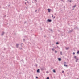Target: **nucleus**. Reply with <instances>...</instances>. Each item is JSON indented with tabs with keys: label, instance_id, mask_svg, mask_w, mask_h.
Segmentation results:
<instances>
[{
	"label": "nucleus",
	"instance_id": "nucleus-1",
	"mask_svg": "<svg viewBox=\"0 0 79 79\" xmlns=\"http://www.w3.org/2000/svg\"><path fill=\"white\" fill-rule=\"evenodd\" d=\"M48 22H51L52 21V20L48 19L47 20Z\"/></svg>",
	"mask_w": 79,
	"mask_h": 79
},
{
	"label": "nucleus",
	"instance_id": "nucleus-2",
	"mask_svg": "<svg viewBox=\"0 0 79 79\" xmlns=\"http://www.w3.org/2000/svg\"><path fill=\"white\" fill-rule=\"evenodd\" d=\"M58 60L59 61H60L61 60V58H58Z\"/></svg>",
	"mask_w": 79,
	"mask_h": 79
},
{
	"label": "nucleus",
	"instance_id": "nucleus-3",
	"mask_svg": "<svg viewBox=\"0 0 79 79\" xmlns=\"http://www.w3.org/2000/svg\"><path fill=\"white\" fill-rule=\"evenodd\" d=\"M48 10L49 12H50V10H50L49 9H48Z\"/></svg>",
	"mask_w": 79,
	"mask_h": 79
},
{
	"label": "nucleus",
	"instance_id": "nucleus-4",
	"mask_svg": "<svg viewBox=\"0 0 79 79\" xmlns=\"http://www.w3.org/2000/svg\"><path fill=\"white\" fill-rule=\"evenodd\" d=\"M53 72H54V73H55L56 72V71H55V70L54 69L53 70Z\"/></svg>",
	"mask_w": 79,
	"mask_h": 79
},
{
	"label": "nucleus",
	"instance_id": "nucleus-5",
	"mask_svg": "<svg viewBox=\"0 0 79 79\" xmlns=\"http://www.w3.org/2000/svg\"><path fill=\"white\" fill-rule=\"evenodd\" d=\"M77 6V5H75L74 6V8H75V7H76Z\"/></svg>",
	"mask_w": 79,
	"mask_h": 79
},
{
	"label": "nucleus",
	"instance_id": "nucleus-6",
	"mask_svg": "<svg viewBox=\"0 0 79 79\" xmlns=\"http://www.w3.org/2000/svg\"><path fill=\"white\" fill-rule=\"evenodd\" d=\"M39 70H40V69H38L37 70V72H39Z\"/></svg>",
	"mask_w": 79,
	"mask_h": 79
},
{
	"label": "nucleus",
	"instance_id": "nucleus-7",
	"mask_svg": "<svg viewBox=\"0 0 79 79\" xmlns=\"http://www.w3.org/2000/svg\"><path fill=\"white\" fill-rule=\"evenodd\" d=\"M69 49V48H66V50H68V49Z\"/></svg>",
	"mask_w": 79,
	"mask_h": 79
},
{
	"label": "nucleus",
	"instance_id": "nucleus-8",
	"mask_svg": "<svg viewBox=\"0 0 79 79\" xmlns=\"http://www.w3.org/2000/svg\"><path fill=\"white\" fill-rule=\"evenodd\" d=\"M19 44H16V46L18 47V46H19Z\"/></svg>",
	"mask_w": 79,
	"mask_h": 79
},
{
	"label": "nucleus",
	"instance_id": "nucleus-9",
	"mask_svg": "<svg viewBox=\"0 0 79 79\" xmlns=\"http://www.w3.org/2000/svg\"><path fill=\"white\" fill-rule=\"evenodd\" d=\"M4 34V32H2V35H3Z\"/></svg>",
	"mask_w": 79,
	"mask_h": 79
},
{
	"label": "nucleus",
	"instance_id": "nucleus-10",
	"mask_svg": "<svg viewBox=\"0 0 79 79\" xmlns=\"http://www.w3.org/2000/svg\"><path fill=\"white\" fill-rule=\"evenodd\" d=\"M64 66H66V67H67L68 66L67 65H65V64L64 65Z\"/></svg>",
	"mask_w": 79,
	"mask_h": 79
},
{
	"label": "nucleus",
	"instance_id": "nucleus-11",
	"mask_svg": "<svg viewBox=\"0 0 79 79\" xmlns=\"http://www.w3.org/2000/svg\"><path fill=\"white\" fill-rule=\"evenodd\" d=\"M74 58H77V56H74Z\"/></svg>",
	"mask_w": 79,
	"mask_h": 79
},
{
	"label": "nucleus",
	"instance_id": "nucleus-12",
	"mask_svg": "<svg viewBox=\"0 0 79 79\" xmlns=\"http://www.w3.org/2000/svg\"><path fill=\"white\" fill-rule=\"evenodd\" d=\"M46 79H49V77H47Z\"/></svg>",
	"mask_w": 79,
	"mask_h": 79
},
{
	"label": "nucleus",
	"instance_id": "nucleus-13",
	"mask_svg": "<svg viewBox=\"0 0 79 79\" xmlns=\"http://www.w3.org/2000/svg\"><path fill=\"white\" fill-rule=\"evenodd\" d=\"M57 52L56 51H55V53H57Z\"/></svg>",
	"mask_w": 79,
	"mask_h": 79
},
{
	"label": "nucleus",
	"instance_id": "nucleus-14",
	"mask_svg": "<svg viewBox=\"0 0 79 79\" xmlns=\"http://www.w3.org/2000/svg\"><path fill=\"white\" fill-rule=\"evenodd\" d=\"M77 53L78 54H79V51H78V52H77Z\"/></svg>",
	"mask_w": 79,
	"mask_h": 79
},
{
	"label": "nucleus",
	"instance_id": "nucleus-15",
	"mask_svg": "<svg viewBox=\"0 0 79 79\" xmlns=\"http://www.w3.org/2000/svg\"><path fill=\"white\" fill-rule=\"evenodd\" d=\"M60 54H61V55H62V52H60Z\"/></svg>",
	"mask_w": 79,
	"mask_h": 79
},
{
	"label": "nucleus",
	"instance_id": "nucleus-16",
	"mask_svg": "<svg viewBox=\"0 0 79 79\" xmlns=\"http://www.w3.org/2000/svg\"><path fill=\"white\" fill-rule=\"evenodd\" d=\"M52 50H53V51H54L55 50V49H52Z\"/></svg>",
	"mask_w": 79,
	"mask_h": 79
},
{
	"label": "nucleus",
	"instance_id": "nucleus-17",
	"mask_svg": "<svg viewBox=\"0 0 79 79\" xmlns=\"http://www.w3.org/2000/svg\"><path fill=\"white\" fill-rule=\"evenodd\" d=\"M56 44H59V43H58V42H57V43H56Z\"/></svg>",
	"mask_w": 79,
	"mask_h": 79
},
{
	"label": "nucleus",
	"instance_id": "nucleus-18",
	"mask_svg": "<svg viewBox=\"0 0 79 79\" xmlns=\"http://www.w3.org/2000/svg\"><path fill=\"white\" fill-rule=\"evenodd\" d=\"M73 55H74V54H75V53L74 52V53H73Z\"/></svg>",
	"mask_w": 79,
	"mask_h": 79
},
{
	"label": "nucleus",
	"instance_id": "nucleus-19",
	"mask_svg": "<svg viewBox=\"0 0 79 79\" xmlns=\"http://www.w3.org/2000/svg\"><path fill=\"white\" fill-rule=\"evenodd\" d=\"M36 78H38V77H36Z\"/></svg>",
	"mask_w": 79,
	"mask_h": 79
},
{
	"label": "nucleus",
	"instance_id": "nucleus-20",
	"mask_svg": "<svg viewBox=\"0 0 79 79\" xmlns=\"http://www.w3.org/2000/svg\"><path fill=\"white\" fill-rule=\"evenodd\" d=\"M64 71H63L62 72V73H64Z\"/></svg>",
	"mask_w": 79,
	"mask_h": 79
},
{
	"label": "nucleus",
	"instance_id": "nucleus-21",
	"mask_svg": "<svg viewBox=\"0 0 79 79\" xmlns=\"http://www.w3.org/2000/svg\"><path fill=\"white\" fill-rule=\"evenodd\" d=\"M76 60H78V59H77Z\"/></svg>",
	"mask_w": 79,
	"mask_h": 79
},
{
	"label": "nucleus",
	"instance_id": "nucleus-22",
	"mask_svg": "<svg viewBox=\"0 0 79 79\" xmlns=\"http://www.w3.org/2000/svg\"><path fill=\"white\" fill-rule=\"evenodd\" d=\"M53 17V16H52V17Z\"/></svg>",
	"mask_w": 79,
	"mask_h": 79
},
{
	"label": "nucleus",
	"instance_id": "nucleus-23",
	"mask_svg": "<svg viewBox=\"0 0 79 79\" xmlns=\"http://www.w3.org/2000/svg\"><path fill=\"white\" fill-rule=\"evenodd\" d=\"M55 18V17H54V18Z\"/></svg>",
	"mask_w": 79,
	"mask_h": 79
},
{
	"label": "nucleus",
	"instance_id": "nucleus-24",
	"mask_svg": "<svg viewBox=\"0 0 79 79\" xmlns=\"http://www.w3.org/2000/svg\"><path fill=\"white\" fill-rule=\"evenodd\" d=\"M27 2V3H28V2Z\"/></svg>",
	"mask_w": 79,
	"mask_h": 79
},
{
	"label": "nucleus",
	"instance_id": "nucleus-25",
	"mask_svg": "<svg viewBox=\"0 0 79 79\" xmlns=\"http://www.w3.org/2000/svg\"><path fill=\"white\" fill-rule=\"evenodd\" d=\"M37 11L36 10V11H35V12H36Z\"/></svg>",
	"mask_w": 79,
	"mask_h": 79
},
{
	"label": "nucleus",
	"instance_id": "nucleus-26",
	"mask_svg": "<svg viewBox=\"0 0 79 79\" xmlns=\"http://www.w3.org/2000/svg\"><path fill=\"white\" fill-rule=\"evenodd\" d=\"M26 3H25V4H26Z\"/></svg>",
	"mask_w": 79,
	"mask_h": 79
}]
</instances>
